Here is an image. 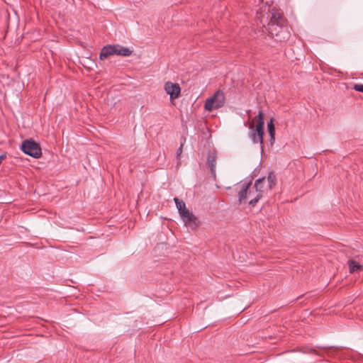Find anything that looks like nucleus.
<instances>
[{"instance_id": "nucleus-9", "label": "nucleus", "mask_w": 363, "mask_h": 363, "mask_svg": "<svg viewBox=\"0 0 363 363\" xmlns=\"http://www.w3.org/2000/svg\"><path fill=\"white\" fill-rule=\"evenodd\" d=\"M113 55H116V45H108L101 49L99 58L103 60L108 56Z\"/></svg>"}, {"instance_id": "nucleus-4", "label": "nucleus", "mask_w": 363, "mask_h": 363, "mask_svg": "<svg viewBox=\"0 0 363 363\" xmlns=\"http://www.w3.org/2000/svg\"><path fill=\"white\" fill-rule=\"evenodd\" d=\"M225 94L221 90L216 91L214 94L206 100L204 108L208 111L218 109L224 106Z\"/></svg>"}, {"instance_id": "nucleus-20", "label": "nucleus", "mask_w": 363, "mask_h": 363, "mask_svg": "<svg viewBox=\"0 0 363 363\" xmlns=\"http://www.w3.org/2000/svg\"><path fill=\"white\" fill-rule=\"evenodd\" d=\"M6 154L0 155V164L1 163L2 160L6 158Z\"/></svg>"}, {"instance_id": "nucleus-12", "label": "nucleus", "mask_w": 363, "mask_h": 363, "mask_svg": "<svg viewBox=\"0 0 363 363\" xmlns=\"http://www.w3.org/2000/svg\"><path fill=\"white\" fill-rule=\"evenodd\" d=\"M347 264L351 274L359 272L363 269V267L354 259H349Z\"/></svg>"}, {"instance_id": "nucleus-11", "label": "nucleus", "mask_w": 363, "mask_h": 363, "mask_svg": "<svg viewBox=\"0 0 363 363\" xmlns=\"http://www.w3.org/2000/svg\"><path fill=\"white\" fill-rule=\"evenodd\" d=\"M207 164L210 168L212 176L216 178V155L214 152H210L207 157Z\"/></svg>"}, {"instance_id": "nucleus-14", "label": "nucleus", "mask_w": 363, "mask_h": 363, "mask_svg": "<svg viewBox=\"0 0 363 363\" xmlns=\"http://www.w3.org/2000/svg\"><path fill=\"white\" fill-rule=\"evenodd\" d=\"M276 176L273 172H269L267 181L268 182L267 189L271 190L276 184Z\"/></svg>"}, {"instance_id": "nucleus-19", "label": "nucleus", "mask_w": 363, "mask_h": 363, "mask_svg": "<svg viewBox=\"0 0 363 363\" xmlns=\"http://www.w3.org/2000/svg\"><path fill=\"white\" fill-rule=\"evenodd\" d=\"M256 194H255V190L253 191V190H250L249 191V193H248V197L250 198V200L252 199H254L255 196Z\"/></svg>"}, {"instance_id": "nucleus-7", "label": "nucleus", "mask_w": 363, "mask_h": 363, "mask_svg": "<svg viewBox=\"0 0 363 363\" xmlns=\"http://www.w3.org/2000/svg\"><path fill=\"white\" fill-rule=\"evenodd\" d=\"M184 225L191 230L196 229L199 225V220L193 213L189 212L188 216H184L182 218Z\"/></svg>"}, {"instance_id": "nucleus-6", "label": "nucleus", "mask_w": 363, "mask_h": 363, "mask_svg": "<svg viewBox=\"0 0 363 363\" xmlns=\"http://www.w3.org/2000/svg\"><path fill=\"white\" fill-rule=\"evenodd\" d=\"M164 91L169 95L170 99L173 100L179 97L181 92V88L177 83L167 82L164 84Z\"/></svg>"}, {"instance_id": "nucleus-13", "label": "nucleus", "mask_w": 363, "mask_h": 363, "mask_svg": "<svg viewBox=\"0 0 363 363\" xmlns=\"http://www.w3.org/2000/svg\"><path fill=\"white\" fill-rule=\"evenodd\" d=\"M132 50H130L128 48L123 47L118 45H116V55L121 56H130L132 54Z\"/></svg>"}, {"instance_id": "nucleus-2", "label": "nucleus", "mask_w": 363, "mask_h": 363, "mask_svg": "<svg viewBox=\"0 0 363 363\" xmlns=\"http://www.w3.org/2000/svg\"><path fill=\"white\" fill-rule=\"evenodd\" d=\"M255 119L257 121L256 127L255 128L254 123H251L249 125V128L250 129L249 137L254 144L259 143L261 149L263 150L264 120L262 111L260 110L259 111Z\"/></svg>"}, {"instance_id": "nucleus-8", "label": "nucleus", "mask_w": 363, "mask_h": 363, "mask_svg": "<svg viewBox=\"0 0 363 363\" xmlns=\"http://www.w3.org/2000/svg\"><path fill=\"white\" fill-rule=\"evenodd\" d=\"M252 185V181L245 182L242 184L241 189L238 192V201L240 203L246 201L250 191V187Z\"/></svg>"}, {"instance_id": "nucleus-15", "label": "nucleus", "mask_w": 363, "mask_h": 363, "mask_svg": "<svg viewBox=\"0 0 363 363\" xmlns=\"http://www.w3.org/2000/svg\"><path fill=\"white\" fill-rule=\"evenodd\" d=\"M185 143H186V138L184 137H182L181 142H180V146L177 151L176 157H177V160H180V155L182 152L183 145H184Z\"/></svg>"}, {"instance_id": "nucleus-17", "label": "nucleus", "mask_w": 363, "mask_h": 363, "mask_svg": "<svg viewBox=\"0 0 363 363\" xmlns=\"http://www.w3.org/2000/svg\"><path fill=\"white\" fill-rule=\"evenodd\" d=\"M353 89L355 91H357L363 93V84H354Z\"/></svg>"}, {"instance_id": "nucleus-18", "label": "nucleus", "mask_w": 363, "mask_h": 363, "mask_svg": "<svg viewBox=\"0 0 363 363\" xmlns=\"http://www.w3.org/2000/svg\"><path fill=\"white\" fill-rule=\"evenodd\" d=\"M269 135L270 145L272 146L275 141V133H272V134H269Z\"/></svg>"}, {"instance_id": "nucleus-3", "label": "nucleus", "mask_w": 363, "mask_h": 363, "mask_svg": "<svg viewBox=\"0 0 363 363\" xmlns=\"http://www.w3.org/2000/svg\"><path fill=\"white\" fill-rule=\"evenodd\" d=\"M21 150L26 155L33 157L40 158L42 155V150L39 143L32 139H28L23 141L21 145Z\"/></svg>"}, {"instance_id": "nucleus-5", "label": "nucleus", "mask_w": 363, "mask_h": 363, "mask_svg": "<svg viewBox=\"0 0 363 363\" xmlns=\"http://www.w3.org/2000/svg\"><path fill=\"white\" fill-rule=\"evenodd\" d=\"M265 177L259 178L255 182L253 188L255 190L256 195L254 199L250 200L249 205L250 206L254 207L256 205V203L259 201V199L262 197L263 193L265 191Z\"/></svg>"}, {"instance_id": "nucleus-1", "label": "nucleus", "mask_w": 363, "mask_h": 363, "mask_svg": "<svg viewBox=\"0 0 363 363\" xmlns=\"http://www.w3.org/2000/svg\"><path fill=\"white\" fill-rule=\"evenodd\" d=\"M286 20L283 14L273 9L271 13L269 22L268 23V30L271 35L276 36L279 40L284 39L286 36L281 37L280 34L283 29L286 28Z\"/></svg>"}, {"instance_id": "nucleus-16", "label": "nucleus", "mask_w": 363, "mask_h": 363, "mask_svg": "<svg viewBox=\"0 0 363 363\" xmlns=\"http://www.w3.org/2000/svg\"><path fill=\"white\" fill-rule=\"evenodd\" d=\"M267 130L269 134L275 133V127L273 122V118H271L270 121L267 123Z\"/></svg>"}, {"instance_id": "nucleus-10", "label": "nucleus", "mask_w": 363, "mask_h": 363, "mask_svg": "<svg viewBox=\"0 0 363 363\" xmlns=\"http://www.w3.org/2000/svg\"><path fill=\"white\" fill-rule=\"evenodd\" d=\"M174 201L175 202L176 206L179 211V215L182 218L184 216H188L189 214V211L186 208L185 203L178 198H174Z\"/></svg>"}]
</instances>
